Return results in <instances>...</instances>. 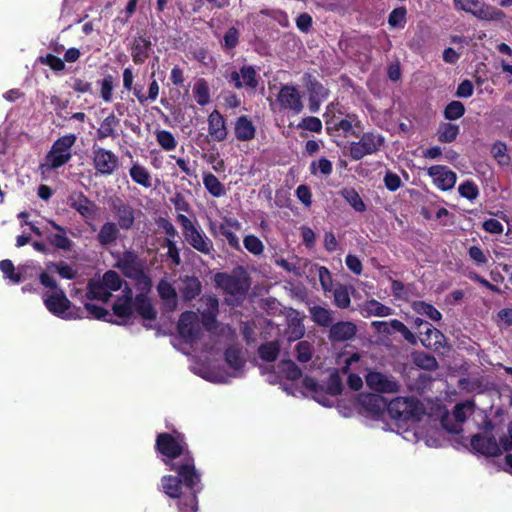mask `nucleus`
Returning <instances> with one entry per match:
<instances>
[{
  "instance_id": "nucleus-1",
  "label": "nucleus",
  "mask_w": 512,
  "mask_h": 512,
  "mask_svg": "<svg viewBox=\"0 0 512 512\" xmlns=\"http://www.w3.org/2000/svg\"><path fill=\"white\" fill-rule=\"evenodd\" d=\"M155 450L165 457L163 462L169 470L176 473L161 478L163 493L170 498L178 499L179 512H197L198 494L202 491L203 485L185 435L178 430H173L172 433H159L155 440Z\"/></svg>"
},
{
  "instance_id": "nucleus-2",
  "label": "nucleus",
  "mask_w": 512,
  "mask_h": 512,
  "mask_svg": "<svg viewBox=\"0 0 512 512\" xmlns=\"http://www.w3.org/2000/svg\"><path fill=\"white\" fill-rule=\"evenodd\" d=\"M214 281L226 295L225 303L231 307H238L243 303L251 285L250 277L242 266H238L231 273H216Z\"/></svg>"
},
{
  "instance_id": "nucleus-3",
  "label": "nucleus",
  "mask_w": 512,
  "mask_h": 512,
  "mask_svg": "<svg viewBox=\"0 0 512 512\" xmlns=\"http://www.w3.org/2000/svg\"><path fill=\"white\" fill-rule=\"evenodd\" d=\"M114 267L119 269L122 274L135 281L136 286L141 291L150 292L152 280L144 270V261L139 258L134 250H125L117 259Z\"/></svg>"
},
{
  "instance_id": "nucleus-4",
  "label": "nucleus",
  "mask_w": 512,
  "mask_h": 512,
  "mask_svg": "<svg viewBox=\"0 0 512 512\" xmlns=\"http://www.w3.org/2000/svg\"><path fill=\"white\" fill-rule=\"evenodd\" d=\"M75 134H67L54 141L50 151L45 157V163L40 164L42 173L58 169L68 163L72 158L71 148L76 142Z\"/></svg>"
},
{
  "instance_id": "nucleus-5",
  "label": "nucleus",
  "mask_w": 512,
  "mask_h": 512,
  "mask_svg": "<svg viewBox=\"0 0 512 512\" xmlns=\"http://www.w3.org/2000/svg\"><path fill=\"white\" fill-rule=\"evenodd\" d=\"M388 414L399 421L419 420L423 414V406L414 397H397L389 402Z\"/></svg>"
},
{
  "instance_id": "nucleus-6",
  "label": "nucleus",
  "mask_w": 512,
  "mask_h": 512,
  "mask_svg": "<svg viewBox=\"0 0 512 512\" xmlns=\"http://www.w3.org/2000/svg\"><path fill=\"white\" fill-rule=\"evenodd\" d=\"M43 302L47 310L55 316L64 319L82 318L83 312L80 307L75 308V311L68 312L72 304L63 289H57L51 294H44Z\"/></svg>"
},
{
  "instance_id": "nucleus-7",
  "label": "nucleus",
  "mask_w": 512,
  "mask_h": 512,
  "mask_svg": "<svg viewBox=\"0 0 512 512\" xmlns=\"http://www.w3.org/2000/svg\"><path fill=\"white\" fill-rule=\"evenodd\" d=\"M358 138L359 141H353L349 144V156L355 161L377 153L385 143L384 137L375 132H365L362 135L360 134Z\"/></svg>"
},
{
  "instance_id": "nucleus-8",
  "label": "nucleus",
  "mask_w": 512,
  "mask_h": 512,
  "mask_svg": "<svg viewBox=\"0 0 512 512\" xmlns=\"http://www.w3.org/2000/svg\"><path fill=\"white\" fill-rule=\"evenodd\" d=\"M456 8L471 13L479 19L488 21H502L505 13L494 6L480 0H454Z\"/></svg>"
},
{
  "instance_id": "nucleus-9",
  "label": "nucleus",
  "mask_w": 512,
  "mask_h": 512,
  "mask_svg": "<svg viewBox=\"0 0 512 512\" xmlns=\"http://www.w3.org/2000/svg\"><path fill=\"white\" fill-rule=\"evenodd\" d=\"M276 105L279 111H290L293 115H298L303 110L302 96L294 85L284 84L280 87L276 95L275 103H271V107Z\"/></svg>"
},
{
  "instance_id": "nucleus-10",
  "label": "nucleus",
  "mask_w": 512,
  "mask_h": 512,
  "mask_svg": "<svg viewBox=\"0 0 512 512\" xmlns=\"http://www.w3.org/2000/svg\"><path fill=\"white\" fill-rule=\"evenodd\" d=\"M92 164L96 174L110 176L118 169L119 158L111 150L93 145Z\"/></svg>"
},
{
  "instance_id": "nucleus-11",
  "label": "nucleus",
  "mask_w": 512,
  "mask_h": 512,
  "mask_svg": "<svg viewBox=\"0 0 512 512\" xmlns=\"http://www.w3.org/2000/svg\"><path fill=\"white\" fill-rule=\"evenodd\" d=\"M179 335L186 342H195L200 338V326L198 316L193 311L183 312L177 323Z\"/></svg>"
},
{
  "instance_id": "nucleus-12",
  "label": "nucleus",
  "mask_w": 512,
  "mask_h": 512,
  "mask_svg": "<svg viewBox=\"0 0 512 512\" xmlns=\"http://www.w3.org/2000/svg\"><path fill=\"white\" fill-rule=\"evenodd\" d=\"M200 301L204 305L202 309H199L201 323L206 331L212 332L218 324L219 300L215 295H204Z\"/></svg>"
},
{
  "instance_id": "nucleus-13",
  "label": "nucleus",
  "mask_w": 512,
  "mask_h": 512,
  "mask_svg": "<svg viewBox=\"0 0 512 512\" xmlns=\"http://www.w3.org/2000/svg\"><path fill=\"white\" fill-rule=\"evenodd\" d=\"M227 79L230 83L234 84L236 89L246 87L254 90L259 85V76L251 65H243L239 71H232Z\"/></svg>"
},
{
  "instance_id": "nucleus-14",
  "label": "nucleus",
  "mask_w": 512,
  "mask_h": 512,
  "mask_svg": "<svg viewBox=\"0 0 512 512\" xmlns=\"http://www.w3.org/2000/svg\"><path fill=\"white\" fill-rule=\"evenodd\" d=\"M367 386L378 393H396L399 390L398 382L378 371H369L365 376Z\"/></svg>"
},
{
  "instance_id": "nucleus-15",
  "label": "nucleus",
  "mask_w": 512,
  "mask_h": 512,
  "mask_svg": "<svg viewBox=\"0 0 512 512\" xmlns=\"http://www.w3.org/2000/svg\"><path fill=\"white\" fill-rule=\"evenodd\" d=\"M427 174L433 179L435 186L442 191L451 190L457 180L456 173L444 165L429 167Z\"/></svg>"
},
{
  "instance_id": "nucleus-16",
  "label": "nucleus",
  "mask_w": 512,
  "mask_h": 512,
  "mask_svg": "<svg viewBox=\"0 0 512 512\" xmlns=\"http://www.w3.org/2000/svg\"><path fill=\"white\" fill-rule=\"evenodd\" d=\"M111 209L117 218V226L123 230H130L135 222V209L122 199L116 198L111 202Z\"/></svg>"
},
{
  "instance_id": "nucleus-17",
  "label": "nucleus",
  "mask_w": 512,
  "mask_h": 512,
  "mask_svg": "<svg viewBox=\"0 0 512 512\" xmlns=\"http://www.w3.org/2000/svg\"><path fill=\"white\" fill-rule=\"evenodd\" d=\"M183 236L192 248L204 255H210L214 251L212 240L206 236L199 226L195 225Z\"/></svg>"
},
{
  "instance_id": "nucleus-18",
  "label": "nucleus",
  "mask_w": 512,
  "mask_h": 512,
  "mask_svg": "<svg viewBox=\"0 0 512 512\" xmlns=\"http://www.w3.org/2000/svg\"><path fill=\"white\" fill-rule=\"evenodd\" d=\"M68 205L85 219L94 218L98 210L95 202L90 200L83 192L71 193L68 197Z\"/></svg>"
},
{
  "instance_id": "nucleus-19",
  "label": "nucleus",
  "mask_w": 512,
  "mask_h": 512,
  "mask_svg": "<svg viewBox=\"0 0 512 512\" xmlns=\"http://www.w3.org/2000/svg\"><path fill=\"white\" fill-rule=\"evenodd\" d=\"M49 224L56 232H45L47 242L55 249L64 252L70 251L73 247V241L67 237V229L53 220H50Z\"/></svg>"
},
{
  "instance_id": "nucleus-20",
  "label": "nucleus",
  "mask_w": 512,
  "mask_h": 512,
  "mask_svg": "<svg viewBox=\"0 0 512 512\" xmlns=\"http://www.w3.org/2000/svg\"><path fill=\"white\" fill-rule=\"evenodd\" d=\"M470 445L474 451L485 456H498L501 454V448L494 436L475 434L470 440Z\"/></svg>"
},
{
  "instance_id": "nucleus-21",
  "label": "nucleus",
  "mask_w": 512,
  "mask_h": 512,
  "mask_svg": "<svg viewBox=\"0 0 512 512\" xmlns=\"http://www.w3.org/2000/svg\"><path fill=\"white\" fill-rule=\"evenodd\" d=\"M152 43L149 37L137 35L133 38L130 45V54L134 64H143L150 56Z\"/></svg>"
},
{
  "instance_id": "nucleus-22",
  "label": "nucleus",
  "mask_w": 512,
  "mask_h": 512,
  "mask_svg": "<svg viewBox=\"0 0 512 512\" xmlns=\"http://www.w3.org/2000/svg\"><path fill=\"white\" fill-rule=\"evenodd\" d=\"M208 134L211 139L215 142H222L226 140L228 130L226 126V120L224 116L217 110L214 109L208 115Z\"/></svg>"
},
{
  "instance_id": "nucleus-23",
  "label": "nucleus",
  "mask_w": 512,
  "mask_h": 512,
  "mask_svg": "<svg viewBox=\"0 0 512 512\" xmlns=\"http://www.w3.org/2000/svg\"><path fill=\"white\" fill-rule=\"evenodd\" d=\"M360 403L365 411L373 417H381L385 411L388 412L389 402L379 394L362 395Z\"/></svg>"
},
{
  "instance_id": "nucleus-24",
  "label": "nucleus",
  "mask_w": 512,
  "mask_h": 512,
  "mask_svg": "<svg viewBox=\"0 0 512 512\" xmlns=\"http://www.w3.org/2000/svg\"><path fill=\"white\" fill-rule=\"evenodd\" d=\"M357 327L350 321H339L331 324L329 330V339L332 342H344L354 338Z\"/></svg>"
},
{
  "instance_id": "nucleus-25",
  "label": "nucleus",
  "mask_w": 512,
  "mask_h": 512,
  "mask_svg": "<svg viewBox=\"0 0 512 512\" xmlns=\"http://www.w3.org/2000/svg\"><path fill=\"white\" fill-rule=\"evenodd\" d=\"M418 335L422 345L428 349L438 350L443 346L444 334L430 323L421 329Z\"/></svg>"
},
{
  "instance_id": "nucleus-26",
  "label": "nucleus",
  "mask_w": 512,
  "mask_h": 512,
  "mask_svg": "<svg viewBox=\"0 0 512 512\" xmlns=\"http://www.w3.org/2000/svg\"><path fill=\"white\" fill-rule=\"evenodd\" d=\"M234 135L238 141L248 142L255 138L256 127L247 115L239 116L234 123Z\"/></svg>"
},
{
  "instance_id": "nucleus-27",
  "label": "nucleus",
  "mask_w": 512,
  "mask_h": 512,
  "mask_svg": "<svg viewBox=\"0 0 512 512\" xmlns=\"http://www.w3.org/2000/svg\"><path fill=\"white\" fill-rule=\"evenodd\" d=\"M148 292L142 291L134 297L133 307L137 314L144 320L154 321L157 318V311L152 305Z\"/></svg>"
},
{
  "instance_id": "nucleus-28",
  "label": "nucleus",
  "mask_w": 512,
  "mask_h": 512,
  "mask_svg": "<svg viewBox=\"0 0 512 512\" xmlns=\"http://www.w3.org/2000/svg\"><path fill=\"white\" fill-rule=\"evenodd\" d=\"M180 292L183 301L191 302L201 294L202 283L196 276H185L182 278Z\"/></svg>"
},
{
  "instance_id": "nucleus-29",
  "label": "nucleus",
  "mask_w": 512,
  "mask_h": 512,
  "mask_svg": "<svg viewBox=\"0 0 512 512\" xmlns=\"http://www.w3.org/2000/svg\"><path fill=\"white\" fill-rule=\"evenodd\" d=\"M123 88L126 91L132 92L134 97L137 99L139 104L145 105V95L144 86L140 83H136L134 85V75L132 67H127L123 70Z\"/></svg>"
},
{
  "instance_id": "nucleus-30",
  "label": "nucleus",
  "mask_w": 512,
  "mask_h": 512,
  "mask_svg": "<svg viewBox=\"0 0 512 512\" xmlns=\"http://www.w3.org/2000/svg\"><path fill=\"white\" fill-rule=\"evenodd\" d=\"M119 229L121 228L115 222H105L96 236L98 243L103 247L115 244L120 234Z\"/></svg>"
},
{
  "instance_id": "nucleus-31",
  "label": "nucleus",
  "mask_w": 512,
  "mask_h": 512,
  "mask_svg": "<svg viewBox=\"0 0 512 512\" xmlns=\"http://www.w3.org/2000/svg\"><path fill=\"white\" fill-rule=\"evenodd\" d=\"M362 129L361 121L353 113H349L345 118H341L337 124V132L342 131L345 136L352 135L358 138Z\"/></svg>"
},
{
  "instance_id": "nucleus-32",
  "label": "nucleus",
  "mask_w": 512,
  "mask_h": 512,
  "mask_svg": "<svg viewBox=\"0 0 512 512\" xmlns=\"http://www.w3.org/2000/svg\"><path fill=\"white\" fill-rule=\"evenodd\" d=\"M120 124V119L115 116V114L111 113L107 117L103 119L100 124V127L96 131L97 138L99 140L106 139L108 137L116 138L118 136L116 132V128Z\"/></svg>"
},
{
  "instance_id": "nucleus-33",
  "label": "nucleus",
  "mask_w": 512,
  "mask_h": 512,
  "mask_svg": "<svg viewBox=\"0 0 512 512\" xmlns=\"http://www.w3.org/2000/svg\"><path fill=\"white\" fill-rule=\"evenodd\" d=\"M229 227L239 229L240 223L236 219L225 218V223H221L218 227L219 233L226 238L229 246L235 250H240L239 238Z\"/></svg>"
},
{
  "instance_id": "nucleus-34",
  "label": "nucleus",
  "mask_w": 512,
  "mask_h": 512,
  "mask_svg": "<svg viewBox=\"0 0 512 512\" xmlns=\"http://www.w3.org/2000/svg\"><path fill=\"white\" fill-rule=\"evenodd\" d=\"M302 80L309 91L310 98L325 99L328 96V90L311 73H304Z\"/></svg>"
},
{
  "instance_id": "nucleus-35",
  "label": "nucleus",
  "mask_w": 512,
  "mask_h": 512,
  "mask_svg": "<svg viewBox=\"0 0 512 512\" xmlns=\"http://www.w3.org/2000/svg\"><path fill=\"white\" fill-rule=\"evenodd\" d=\"M338 193L356 212L366 211V205L355 188L344 187Z\"/></svg>"
},
{
  "instance_id": "nucleus-36",
  "label": "nucleus",
  "mask_w": 512,
  "mask_h": 512,
  "mask_svg": "<svg viewBox=\"0 0 512 512\" xmlns=\"http://www.w3.org/2000/svg\"><path fill=\"white\" fill-rule=\"evenodd\" d=\"M111 292L100 284V282L91 280L87 285L86 298L89 300H99L104 303H107L111 298Z\"/></svg>"
},
{
  "instance_id": "nucleus-37",
  "label": "nucleus",
  "mask_w": 512,
  "mask_h": 512,
  "mask_svg": "<svg viewBox=\"0 0 512 512\" xmlns=\"http://www.w3.org/2000/svg\"><path fill=\"white\" fill-rule=\"evenodd\" d=\"M129 175L133 182L144 188H150L152 186L150 172L139 163H135L130 167Z\"/></svg>"
},
{
  "instance_id": "nucleus-38",
  "label": "nucleus",
  "mask_w": 512,
  "mask_h": 512,
  "mask_svg": "<svg viewBox=\"0 0 512 512\" xmlns=\"http://www.w3.org/2000/svg\"><path fill=\"white\" fill-rule=\"evenodd\" d=\"M311 319L314 323L322 327L331 326L333 322V312L325 307L315 305L309 308Z\"/></svg>"
},
{
  "instance_id": "nucleus-39",
  "label": "nucleus",
  "mask_w": 512,
  "mask_h": 512,
  "mask_svg": "<svg viewBox=\"0 0 512 512\" xmlns=\"http://www.w3.org/2000/svg\"><path fill=\"white\" fill-rule=\"evenodd\" d=\"M203 185L213 197L219 198L226 194L224 184L211 172L203 174Z\"/></svg>"
},
{
  "instance_id": "nucleus-40",
  "label": "nucleus",
  "mask_w": 512,
  "mask_h": 512,
  "mask_svg": "<svg viewBox=\"0 0 512 512\" xmlns=\"http://www.w3.org/2000/svg\"><path fill=\"white\" fill-rule=\"evenodd\" d=\"M224 359L227 365L234 370H240L245 365V360L242 357V350L236 345H231L225 349Z\"/></svg>"
},
{
  "instance_id": "nucleus-41",
  "label": "nucleus",
  "mask_w": 512,
  "mask_h": 512,
  "mask_svg": "<svg viewBox=\"0 0 512 512\" xmlns=\"http://www.w3.org/2000/svg\"><path fill=\"white\" fill-rule=\"evenodd\" d=\"M459 132V125L450 122H442L437 130L438 141L441 143H451L456 140Z\"/></svg>"
},
{
  "instance_id": "nucleus-42",
  "label": "nucleus",
  "mask_w": 512,
  "mask_h": 512,
  "mask_svg": "<svg viewBox=\"0 0 512 512\" xmlns=\"http://www.w3.org/2000/svg\"><path fill=\"white\" fill-rule=\"evenodd\" d=\"M280 353V344L277 340L268 341L258 347L259 357L266 362H274Z\"/></svg>"
},
{
  "instance_id": "nucleus-43",
  "label": "nucleus",
  "mask_w": 512,
  "mask_h": 512,
  "mask_svg": "<svg viewBox=\"0 0 512 512\" xmlns=\"http://www.w3.org/2000/svg\"><path fill=\"white\" fill-rule=\"evenodd\" d=\"M363 311L367 315H374L378 317H386L393 314V309L379 302L376 299L367 300L363 306Z\"/></svg>"
},
{
  "instance_id": "nucleus-44",
  "label": "nucleus",
  "mask_w": 512,
  "mask_h": 512,
  "mask_svg": "<svg viewBox=\"0 0 512 512\" xmlns=\"http://www.w3.org/2000/svg\"><path fill=\"white\" fill-rule=\"evenodd\" d=\"M84 308L89 313V315L97 320L109 322L112 324L122 325L124 322H119L112 319L109 311L101 306L92 303H85Z\"/></svg>"
},
{
  "instance_id": "nucleus-45",
  "label": "nucleus",
  "mask_w": 512,
  "mask_h": 512,
  "mask_svg": "<svg viewBox=\"0 0 512 512\" xmlns=\"http://www.w3.org/2000/svg\"><path fill=\"white\" fill-rule=\"evenodd\" d=\"M413 310L419 315H425L432 321H440L442 314L433 305L424 301H415L412 304Z\"/></svg>"
},
{
  "instance_id": "nucleus-46",
  "label": "nucleus",
  "mask_w": 512,
  "mask_h": 512,
  "mask_svg": "<svg viewBox=\"0 0 512 512\" xmlns=\"http://www.w3.org/2000/svg\"><path fill=\"white\" fill-rule=\"evenodd\" d=\"M193 94L197 104L205 106L210 102V90L205 79H198L193 87Z\"/></svg>"
},
{
  "instance_id": "nucleus-47",
  "label": "nucleus",
  "mask_w": 512,
  "mask_h": 512,
  "mask_svg": "<svg viewBox=\"0 0 512 512\" xmlns=\"http://www.w3.org/2000/svg\"><path fill=\"white\" fill-rule=\"evenodd\" d=\"M343 391V381L338 370H334L328 377L324 392L332 396H338Z\"/></svg>"
},
{
  "instance_id": "nucleus-48",
  "label": "nucleus",
  "mask_w": 512,
  "mask_h": 512,
  "mask_svg": "<svg viewBox=\"0 0 512 512\" xmlns=\"http://www.w3.org/2000/svg\"><path fill=\"white\" fill-rule=\"evenodd\" d=\"M99 282L100 284H103V286H105L110 292L120 290L124 283L123 279L114 270L106 271L102 276V280Z\"/></svg>"
},
{
  "instance_id": "nucleus-49",
  "label": "nucleus",
  "mask_w": 512,
  "mask_h": 512,
  "mask_svg": "<svg viewBox=\"0 0 512 512\" xmlns=\"http://www.w3.org/2000/svg\"><path fill=\"white\" fill-rule=\"evenodd\" d=\"M133 309V302L122 300L118 297L112 305L114 315L122 319H129L132 317Z\"/></svg>"
},
{
  "instance_id": "nucleus-50",
  "label": "nucleus",
  "mask_w": 512,
  "mask_h": 512,
  "mask_svg": "<svg viewBox=\"0 0 512 512\" xmlns=\"http://www.w3.org/2000/svg\"><path fill=\"white\" fill-rule=\"evenodd\" d=\"M465 114V106L462 102L454 100L446 105L443 111L444 118L452 121L461 118Z\"/></svg>"
},
{
  "instance_id": "nucleus-51",
  "label": "nucleus",
  "mask_w": 512,
  "mask_h": 512,
  "mask_svg": "<svg viewBox=\"0 0 512 512\" xmlns=\"http://www.w3.org/2000/svg\"><path fill=\"white\" fill-rule=\"evenodd\" d=\"M334 304L340 309H346L351 304V298L347 286L339 284L334 289Z\"/></svg>"
},
{
  "instance_id": "nucleus-52",
  "label": "nucleus",
  "mask_w": 512,
  "mask_h": 512,
  "mask_svg": "<svg viewBox=\"0 0 512 512\" xmlns=\"http://www.w3.org/2000/svg\"><path fill=\"white\" fill-rule=\"evenodd\" d=\"M309 169L312 175L319 173L324 176H329L333 171V164L326 157H321L318 161H312Z\"/></svg>"
},
{
  "instance_id": "nucleus-53",
  "label": "nucleus",
  "mask_w": 512,
  "mask_h": 512,
  "mask_svg": "<svg viewBox=\"0 0 512 512\" xmlns=\"http://www.w3.org/2000/svg\"><path fill=\"white\" fill-rule=\"evenodd\" d=\"M156 140L158 144L166 151H172L177 146V140L168 130L156 131Z\"/></svg>"
},
{
  "instance_id": "nucleus-54",
  "label": "nucleus",
  "mask_w": 512,
  "mask_h": 512,
  "mask_svg": "<svg viewBox=\"0 0 512 512\" xmlns=\"http://www.w3.org/2000/svg\"><path fill=\"white\" fill-rule=\"evenodd\" d=\"M0 270L3 273L5 278H8L15 284H18L22 281V275L20 272L15 271L14 264L9 259H4L0 261Z\"/></svg>"
},
{
  "instance_id": "nucleus-55",
  "label": "nucleus",
  "mask_w": 512,
  "mask_h": 512,
  "mask_svg": "<svg viewBox=\"0 0 512 512\" xmlns=\"http://www.w3.org/2000/svg\"><path fill=\"white\" fill-rule=\"evenodd\" d=\"M461 197L470 201L475 200L479 196V188L473 180H465L458 187Z\"/></svg>"
},
{
  "instance_id": "nucleus-56",
  "label": "nucleus",
  "mask_w": 512,
  "mask_h": 512,
  "mask_svg": "<svg viewBox=\"0 0 512 512\" xmlns=\"http://www.w3.org/2000/svg\"><path fill=\"white\" fill-rule=\"evenodd\" d=\"M407 10L405 7L393 9L388 16V24L392 28H404L406 24Z\"/></svg>"
},
{
  "instance_id": "nucleus-57",
  "label": "nucleus",
  "mask_w": 512,
  "mask_h": 512,
  "mask_svg": "<svg viewBox=\"0 0 512 512\" xmlns=\"http://www.w3.org/2000/svg\"><path fill=\"white\" fill-rule=\"evenodd\" d=\"M281 368L288 380L295 381L302 377V370L292 360H282Z\"/></svg>"
},
{
  "instance_id": "nucleus-58",
  "label": "nucleus",
  "mask_w": 512,
  "mask_h": 512,
  "mask_svg": "<svg viewBox=\"0 0 512 512\" xmlns=\"http://www.w3.org/2000/svg\"><path fill=\"white\" fill-rule=\"evenodd\" d=\"M113 76L108 74L100 81V96L104 102L109 103L113 99Z\"/></svg>"
},
{
  "instance_id": "nucleus-59",
  "label": "nucleus",
  "mask_w": 512,
  "mask_h": 512,
  "mask_svg": "<svg viewBox=\"0 0 512 512\" xmlns=\"http://www.w3.org/2000/svg\"><path fill=\"white\" fill-rule=\"evenodd\" d=\"M239 37H240V32H239L238 28H236L234 26L230 27L225 32V34L223 36L222 46L226 50H232V49L236 48L237 45L239 44Z\"/></svg>"
},
{
  "instance_id": "nucleus-60",
  "label": "nucleus",
  "mask_w": 512,
  "mask_h": 512,
  "mask_svg": "<svg viewBox=\"0 0 512 512\" xmlns=\"http://www.w3.org/2000/svg\"><path fill=\"white\" fill-rule=\"evenodd\" d=\"M48 268H54L56 272L64 279L72 280L77 277V270L73 269L65 262H50Z\"/></svg>"
},
{
  "instance_id": "nucleus-61",
  "label": "nucleus",
  "mask_w": 512,
  "mask_h": 512,
  "mask_svg": "<svg viewBox=\"0 0 512 512\" xmlns=\"http://www.w3.org/2000/svg\"><path fill=\"white\" fill-rule=\"evenodd\" d=\"M244 247L253 255H260L264 251L262 241L255 235H247L243 240Z\"/></svg>"
},
{
  "instance_id": "nucleus-62",
  "label": "nucleus",
  "mask_w": 512,
  "mask_h": 512,
  "mask_svg": "<svg viewBox=\"0 0 512 512\" xmlns=\"http://www.w3.org/2000/svg\"><path fill=\"white\" fill-rule=\"evenodd\" d=\"M38 61L41 64L49 66L50 69H52L54 72H60L65 69L64 61L61 58H59L53 54H50V53H48L44 56H40L38 58Z\"/></svg>"
},
{
  "instance_id": "nucleus-63",
  "label": "nucleus",
  "mask_w": 512,
  "mask_h": 512,
  "mask_svg": "<svg viewBox=\"0 0 512 512\" xmlns=\"http://www.w3.org/2000/svg\"><path fill=\"white\" fill-rule=\"evenodd\" d=\"M157 292L162 300H172L177 298V292L171 283L162 279L157 284Z\"/></svg>"
},
{
  "instance_id": "nucleus-64",
  "label": "nucleus",
  "mask_w": 512,
  "mask_h": 512,
  "mask_svg": "<svg viewBox=\"0 0 512 512\" xmlns=\"http://www.w3.org/2000/svg\"><path fill=\"white\" fill-rule=\"evenodd\" d=\"M297 360L301 363L309 362L312 359V345L308 341H300L296 345Z\"/></svg>"
}]
</instances>
